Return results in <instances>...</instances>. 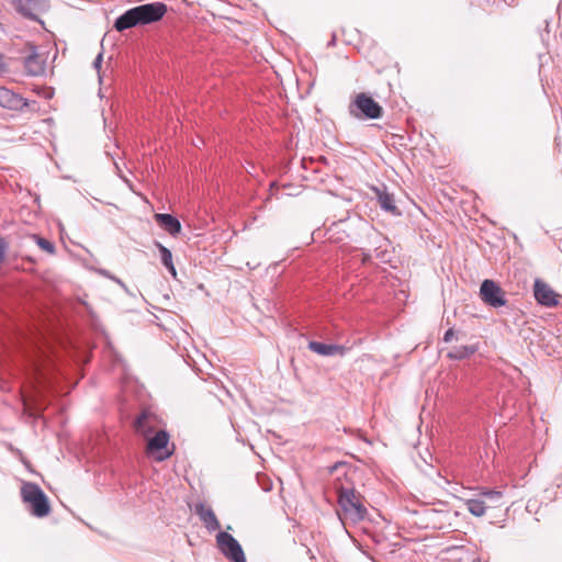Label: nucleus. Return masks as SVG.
Segmentation results:
<instances>
[{
	"mask_svg": "<svg viewBox=\"0 0 562 562\" xmlns=\"http://www.w3.org/2000/svg\"><path fill=\"white\" fill-rule=\"evenodd\" d=\"M338 493L337 515L341 524L346 527L348 524L356 525L364 520L368 516V509L363 504L362 495L353 487L340 486Z\"/></svg>",
	"mask_w": 562,
	"mask_h": 562,
	"instance_id": "1",
	"label": "nucleus"
},
{
	"mask_svg": "<svg viewBox=\"0 0 562 562\" xmlns=\"http://www.w3.org/2000/svg\"><path fill=\"white\" fill-rule=\"evenodd\" d=\"M348 110L350 115L358 120H376L383 114L382 106L364 92L355 97Z\"/></svg>",
	"mask_w": 562,
	"mask_h": 562,
	"instance_id": "2",
	"label": "nucleus"
},
{
	"mask_svg": "<svg viewBox=\"0 0 562 562\" xmlns=\"http://www.w3.org/2000/svg\"><path fill=\"white\" fill-rule=\"evenodd\" d=\"M23 502L30 505L32 515L45 517L50 513L48 498L35 483H25L21 488Z\"/></svg>",
	"mask_w": 562,
	"mask_h": 562,
	"instance_id": "3",
	"label": "nucleus"
},
{
	"mask_svg": "<svg viewBox=\"0 0 562 562\" xmlns=\"http://www.w3.org/2000/svg\"><path fill=\"white\" fill-rule=\"evenodd\" d=\"M0 106L10 111L23 112L25 109L37 111L38 104L36 101H29L19 93L5 88H0Z\"/></svg>",
	"mask_w": 562,
	"mask_h": 562,
	"instance_id": "4",
	"label": "nucleus"
},
{
	"mask_svg": "<svg viewBox=\"0 0 562 562\" xmlns=\"http://www.w3.org/2000/svg\"><path fill=\"white\" fill-rule=\"evenodd\" d=\"M146 450L155 460L164 461L172 454V451L168 449L169 435L166 430L159 429L155 434L146 437Z\"/></svg>",
	"mask_w": 562,
	"mask_h": 562,
	"instance_id": "5",
	"label": "nucleus"
},
{
	"mask_svg": "<svg viewBox=\"0 0 562 562\" xmlns=\"http://www.w3.org/2000/svg\"><path fill=\"white\" fill-rule=\"evenodd\" d=\"M217 547L221 552L233 562H246V557L239 542L228 532L220 531L216 535Z\"/></svg>",
	"mask_w": 562,
	"mask_h": 562,
	"instance_id": "6",
	"label": "nucleus"
},
{
	"mask_svg": "<svg viewBox=\"0 0 562 562\" xmlns=\"http://www.w3.org/2000/svg\"><path fill=\"white\" fill-rule=\"evenodd\" d=\"M480 295L484 303L493 307H501L506 304L505 292L493 280H484L480 288Z\"/></svg>",
	"mask_w": 562,
	"mask_h": 562,
	"instance_id": "7",
	"label": "nucleus"
},
{
	"mask_svg": "<svg viewBox=\"0 0 562 562\" xmlns=\"http://www.w3.org/2000/svg\"><path fill=\"white\" fill-rule=\"evenodd\" d=\"M140 24H149L160 20L167 12L166 4L151 2L134 8Z\"/></svg>",
	"mask_w": 562,
	"mask_h": 562,
	"instance_id": "8",
	"label": "nucleus"
},
{
	"mask_svg": "<svg viewBox=\"0 0 562 562\" xmlns=\"http://www.w3.org/2000/svg\"><path fill=\"white\" fill-rule=\"evenodd\" d=\"M19 13L24 18L38 21L37 14L48 9V0H13Z\"/></svg>",
	"mask_w": 562,
	"mask_h": 562,
	"instance_id": "9",
	"label": "nucleus"
},
{
	"mask_svg": "<svg viewBox=\"0 0 562 562\" xmlns=\"http://www.w3.org/2000/svg\"><path fill=\"white\" fill-rule=\"evenodd\" d=\"M533 295L536 301L543 306L553 307L559 303V295L553 289L540 279H536L533 283Z\"/></svg>",
	"mask_w": 562,
	"mask_h": 562,
	"instance_id": "10",
	"label": "nucleus"
},
{
	"mask_svg": "<svg viewBox=\"0 0 562 562\" xmlns=\"http://www.w3.org/2000/svg\"><path fill=\"white\" fill-rule=\"evenodd\" d=\"M158 426V417L147 409L143 411L134 423L135 431L144 438L159 430Z\"/></svg>",
	"mask_w": 562,
	"mask_h": 562,
	"instance_id": "11",
	"label": "nucleus"
},
{
	"mask_svg": "<svg viewBox=\"0 0 562 562\" xmlns=\"http://www.w3.org/2000/svg\"><path fill=\"white\" fill-rule=\"evenodd\" d=\"M194 513L199 516L200 520L210 532L216 531L221 528L220 521L210 506L203 503H198L194 506Z\"/></svg>",
	"mask_w": 562,
	"mask_h": 562,
	"instance_id": "12",
	"label": "nucleus"
},
{
	"mask_svg": "<svg viewBox=\"0 0 562 562\" xmlns=\"http://www.w3.org/2000/svg\"><path fill=\"white\" fill-rule=\"evenodd\" d=\"M31 53L24 58V68L27 75L36 77L45 72V58L36 53L35 46H31Z\"/></svg>",
	"mask_w": 562,
	"mask_h": 562,
	"instance_id": "13",
	"label": "nucleus"
},
{
	"mask_svg": "<svg viewBox=\"0 0 562 562\" xmlns=\"http://www.w3.org/2000/svg\"><path fill=\"white\" fill-rule=\"evenodd\" d=\"M308 349L317 355L329 357V356H344L347 348L340 345L323 344L319 341H310Z\"/></svg>",
	"mask_w": 562,
	"mask_h": 562,
	"instance_id": "14",
	"label": "nucleus"
},
{
	"mask_svg": "<svg viewBox=\"0 0 562 562\" xmlns=\"http://www.w3.org/2000/svg\"><path fill=\"white\" fill-rule=\"evenodd\" d=\"M155 221L157 224L168 232L170 235L175 236L180 233L181 224L179 220L170 214L157 213L155 214Z\"/></svg>",
	"mask_w": 562,
	"mask_h": 562,
	"instance_id": "15",
	"label": "nucleus"
},
{
	"mask_svg": "<svg viewBox=\"0 0 562 562\" xmlns=\"http://www.w3.org/2000/svg\"><path fill=\"white\" fill-rule=\"evenodd\" d=\"M375 193L382 210L395 216L401 215V211L396 206L395 199L392 193L381 189H375Z\"/></svg>",
	"mask_w": 562,
	"mask_h": 562,
	"instance_id": "16",
	"label": "nucleus"
},
{
	"mask_svg": "<svg viewBox=\"0 0 562 562\" xmlns=\"http://www.w3.org/2000/svg\"><path fill=\"white\" fill-rule=\"evenodd\" d=\"M138 24H140L139 20L137 18V14L135 13L134 8H132L116 19L114 27L117 31L122 32L124 30L134 27Z\"/></svg>",
	"mask_w": 562,
	"mask_h": 562,
	"instance_id": "17",
	"label": "nucleus"
},
{
	"mask_svg": "<svg viewBox=\"0 0 562 562\" xmlns=\"http://www.w3.org/2000/svg\"><path fill=\"white\" fill-rule=\"evenodd\" d=\"M467 509L476 517H482L486 513V502L480 498H470L465 501Z\"/></svg>",
	"mask_w": 562,
	"mask_h": 562,
	"instance_id": "18",
	"label": "nucleus"
},
{
	"mask_svg": "<svg viewBox=\"0 0 562 562\" xmlns=\"http://www.w3.org/2000/svg\"><path fill=\"white\" fill-rule=\"evenodd\" d=\"M156 246L160 252V258H161V262L162 265L168 269V271L173 276L176 277L177 272H176V268L173 266V262H172V254L171 251L165 247L164 245H161L160 243H156Z\"/></svg>",
	"mask_w": 562,
	"mask_h": 562,
	"instance_id": "19",
	"label": "nucleus"
},
{
	"mask_svg": "<svg viewBox=\"0 0 562 562\" xmlns=\"http://www.w3.org/2000/svg\"><path fill=\"white\" fill-rule=\"evenodd\" d=\"M476 351L474 346H460L456 347L448 353V357L456 360H461L470 357Z\"/></svg>",
	"mask_w": 562,
	"mask_h": 562,
	"instance_id": "20",
	"label": "nucleus"
},
{
	"mask_svg": "<svg viewBox=\"0 0 562 562\" xmlns=\"http://www.w3.org/2000/svg\"><path fill=\"white\" fill-rule=\"evenodd\" d=\"M480 495L485 497L490 504L488 507H498L499 501L503 497V493L497 490H488V488H482L480 492Z\"/></svg>",
	"mask_w": 562,
	"mask_h": 562,
	"instance_id": "21",
	"label": "nucleus"
},
{
	"mask_svg": "<svg viewBox=\"0 0 562 562\" xmlns=\"http://www.w3.org/2000/svg\"><path fill=\"white\" fill-rule=\"evenodd\" d=\"M32 238L35 240V243L42 250H44L45 252H47L49 255L55 254L56 248L52 241H49L48 239H45L41 236H37V235H33Z\"/></svg>",
	"mask_w": 562,
	"mask_h": 562,
	"instance_id": "22",
	"label": "nucleus"
},
{
	"mask_svg": "<svg viewBox=\"0 0 562 562\" xmlns=\"http://www.w3.org/2000/svg\"><path fill=\"white\" fill-rule=\"evenodd\" d=\"M102 63H103V52H100L94 61H93V68L97 70L98 72V79H99V83L102 85L103 83V75L101 72V67H102Z\"/></svg>",
	"mask_w": 562,
	"mask_h": 562,
	"instance_id": "23",
	"label": "nucleus"
},
{
	"mask_svg": "<svg viewBox=\"0 0 562 562\" xmlns=\"http://www.w3.org/2000/svg\"><path fill=\"white\" fill-rule=\"evenodd\" d=\"M9 249V244L5 241L3 237L0 236V267L5 260V256Z\"/></svg>",
	"mask_w": 562,
	"mask_h": 562,
	"instance_id": "24",
	"label": "nucleus"
},
{
	"mask_svg": "<svg viewBox=\"0 0 562 562\" xmlns=\"http://www.w3.org/2000/svg\"><path fill=\"white\" fill-rule=\"evenodd\" d=\"M100 273H101L102 276H104V277H106V278H109V279H111V280L115 281V282H116V283H119L122 288H125V284H124L120 279H117V278H115V277L111 276L109 271H106V270H100Z\"/></svg>",
	"mask_w": 562,
	"mask_h": 562,
	"instance_id": "25",
	"label": "nucleus"
},
{
	"mask_svg": "<svg viewBox=\"0 0 562 562\" xmlns=\"http://www.w3.org/2000/svg\"><path fill=\"white\" fill-rule=\"evenodd\" d=\"M8 70V65L5 63L4 55L0 54V72H5Z\"/></svg>",
	"mask_w": 562,
	"mask_h": 562,
	"instance_id": "26",
	"label": "nucleus"
},
{
	"mask_svg": "<svg viewBox=\"0 0 562 562\" xmlns=\"http://www.w3.org/2000/svg\"><path fill=\"white\" fill-rule=\"evenodd\" d=\"M453 335H454L453 329H452V328L448 329V330L445 333L443 340H445L446 342L451 341V339H452Z\"/></svg>",
	"mask_w": 562,
	"mask_h": 562,
	"instance_id": "27",
	"label": "nucleus"
},
{
	"mask_svg": "<svg viewBox=\"0 0 562 562\" xmlns=\"http://www.w3.org/2000/svg\"><path fill=\"white\" fill-rule=\"evenodd\" d=\"M35 371H36L38 374H41V375L43 374V373H42V368H41L40 363H35Z\"/></svg>",
	"mask_w": 562,
	"mask_h": 562,
	"instance_id": "28",
	"label": "nucleus"
},
{
	"mask_svg": "<svg viewBox=\"0 0 562 562\" xmlns=\"http://www.w3.org/2000/svg\"><path fill=\"white\" fill-rule=\"evenodd\" d=\"M474 562H479L477 560H475Z\"/></svg>",
	"mask_w": 562,
	"mask_h": 562,
	"instance_id": "29",
	"label": "nucleus"
}]
</instances>
